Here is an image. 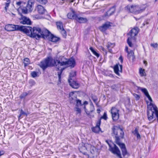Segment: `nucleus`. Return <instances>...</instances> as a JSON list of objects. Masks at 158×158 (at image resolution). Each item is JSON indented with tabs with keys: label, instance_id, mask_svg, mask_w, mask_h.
<instances>
[{
	"label": "nucleus",
	"instance_id": "nucleus-46",
	"mask_svg": "<svg viewBox=\"0 0 158 158\" xmlns=\"http://www.w3.org/2000/svg\"><path fill=\"white\" fill-rule=\"evenodd\" d=\"M38 72L36 71L32 72L31 73V77L33 78H35L36 77H38L39 76L38 75Z\"/></svg>",
	"mask_w": 158,
	"mask_h": 158
},
{
	"label": "nucleus",
	"instance_id": "nucleus-54",
	"mask_svg": "<svg viewBox=\"0 0 158 158\" xmlns=\"http://www.w3.org/2000/svg\"><path fill=\"white\" fill-rule=\"evenodd\" d=\"M67 60L65 61H63L61 62L60 66H63L64 65H67Z\"/></svg>",
	"mask_w": 158,
	"mask_h": 158
},
{
	"label": "nucleus",
	"instance_id": "nucleus-36",
	"mask_svg": "<svg viewBox=\"0 0 158 158\" xmlns=\"http://www.w3.org/2000/svg\"><path fill=\"white\" fill-rule=\"evenodd\" d=\"M57 28L58 29L61 30L64 28L63 23L61 22H57L56 23Z\"/></svg>",
	"mask_w": 158,
	"mask_h": 158
},
{
	"label": "nucleus",
	"instance_id": "nucleus-34",
	"mask_svg": "<svg viewBox=\"0 0 158 158\" xmlns=\"http://www.w3.org/2000/svg\"><path fill=\"white\" fill-rule=\"evenodd\" d=\"M87 144H84V145L82 146L79 148V150L81 152L84 154V151L87 150V147L86 146Z\"/></svg>",
	"mask_w": 158,
	"mask_h": 158
},
{
	"label": "nucleus",
	"instance_id": "nucleus-22",
	"mask_svg": "<svg viewBox=\"0 0 158 158\" xmlns=\"http://www.w3.org/2000/svg\"><path fill=\"white\" fill-rule=\"evenodd\" d=\"M125 10L127 12L133 13L134 14L135 12V6L132 5L131 6L128 5L125 7Z\"/></svg>",
	"mask_w": 158,
	"mask_h": 158
},
{
	"label": "nucleus",
	"instance_id": "nucleus-25",
	"mask_svg": "<svg viewBox=\"0 0 158 158\" xmlns=\"http://www.w3.org/2000/svg\"><path fill=\"white\" fill-rule=\"evenodd\" d=\"M132 133L135 136H136L138 139H141L140 135L138 132V129L137 128H135L134 131H132Z\"/></svg>",
	"mask_w": 158,
	"mask_h": 158
},
{
	"label": "nucleus",
	"instance_id": "nucleus-17",
	"mask_svg": "<svg viewBox=\"0 0 158 158\" xmlns=\"http://www.w3.org/2000/svg\"><path fill=\"white\" fill-rule=\"evenodd\" d=\"M68 81L69 85L73 88L77 89L80 86V84L76 81L73 80L72 81L70 79H69Z\"/></svg>",
	"mask_w": 158,
	"mask_h": 158
},
{
	"label": "nucleus",
	"instance_id": "nucleus-1",
	"mask_svg": "<svg viewBox=\"0 0 158 158\" xmlns=\"http://www.w3.org/2000/svg\"><path fill=\"white\" fill-rule=\"evenodd\" d=\"M117 128V126L114 125L111 128V135L114 139V142L119 146L121 149L122 154L123 157H124L129 153L125 144L121 142L120 137V135H118Z\"/></svg>",
	"mask_w": 158,
	"mask_h": 158
},
{
	"label": "nucleus",
	"instance_id": "nucleus-28",
	"mask_svg": "<svg viewBox=\"0 0 158 158\" xmlns=\"http://www.w3.org/2000/svg\"><path fill=\"white\" fill-rule=\"evenodd\" d=\"M117 127L118 130V129H119L121 131V132L120 133V137L121 139H124V132L123 131V128L120 127V125H118V126H117Z\"/></svg>",
	"mask_w": 158,
	"mask_h": 158
},
{
	"label": "nucleus",
	"instance_id": "nucleus-19",
	"mask_svg": "<svg viewBox=\"0 0 158 158\" xmlns=\"http://www.w3.org/2000/svg\"><path fill=\"white\" fill-rule=\"evenodd\" d=\"M38 13L40 15H43L45 13V12L46 11V10L44 7L41 5H38L36 7Z\"/></svg>",
	"mask_w": 158,
	"mask_h": 158
},
{
	"label": "nucleus",
	"instance_id": "nucleus-12",
	"mask_svg": "<svg viewBox=\"0 0 158 158\" xmlns=\"http://www.w3.org/2000/svg\"><path fill=\"white\" fill-rule=\"evenodd\" d=\"M19 25L8 24L6 25L5 29L8 31H18V26Z\"/></svg>",
	"mask_w": 158,
	"mask_h": 158
},
{
	"label": "nucleus",
	"instance_id": "nucleus-26",
	"mask_svg": "<svg viewBox=\"0 0 158 158\" xmlns=\"http://www.w3.org/2000/svg\"><path fill=\"white\" fill-rule=\"evenodd\" d=\"M66 67H64L62 68L60 70V71L58 72L57 75L58 78V81L61 83V74L63 71L65 69Z\"/></svg>",
	"mask_w": 158,
	"mask_h": 158
},
{
	"label": "nucleus",
	"instance_id": "nucleus-2",
	"mask_svg": "<svg viewBox=\"0 0 158 158\" xmlns=\"http://www.w3.org/2000/svg\"><path fill=\"white\" fill-rule=\"evenodd\" d=\"M53 59L52 56H48L41 61L38 65L43 71H45L48 67H57L56 60H54L53 63Z\"/></svg>",
	"mask_w": 158,
	"mask_h": 158
},
{
	"label": "nucleus",
	"instance_id": "nucleus-59",
	"mask_svg": "<svg viewBox=\"0 0 158 158\" xmlns=\"http://www.w3.org/2000/svg\"><path fill=\"white\" fill-rule=\"evenodd\" d=\"M23 2L21 1L17 2H16V4L20 6L22 5L21 4Z\"/></svg>",
	"mask_w": 158,
	"mask_h": 158
},
{
	"label": "nucleus",
	"instance_id": "nucleus-18",
	"mask_svg": "<svg viewBox=\"0 0 158 158\" xmlns=\"http://www.w3.org/2000/svg\"><path fill=\"white\" fill-rule=\"evenodd\" d=\"M75 20L80 23H87L88 21V20L86 18L79 16L78 14Z\"/></svg>",
	"mask_w": 158,
	"mask_h": 158
},
{
	"label": "nucleus",
	"instance_id": "nucleus-4",
	"mask_svg": "<svg viewBox=\"0 0 158 158\" xmlns=\"http://www.w3.org/2000/svg\"><path fill=\"white\" fill-rule=\"evenodd\" d=\"M154 114L156 117L157 122L158 123V109L157 110H153L152 108H147V115L149 121H150L154 119V120H156V118L154 117Z\"/></svg>",
	"mask_w": 158,
	"mask_h": 158
},
{
	"label": "nucleus",
	"instance_id": "nucleus-31",
	"mask_svg": "<svg viewBox=\"0 0 158 158\" xmlns=\"http://www.w3.org/2000/svg\"><path fill=\"white\" fill-rule=\"evenodd\" d=\"M92 131L96 133H99L100 131H101L102 133L103 132V131H101L100 127L99 128L96 127H92Z\"/></svg>",
	"mask_w": 158,
	"mask_h": 158
},
{
	"label": "nucleus",
	"instance_id": "nucleus-57",
	"mask_svg": "<svg viewBox=\"0 0 158 158\" xmlns=\"http://www.w3.org/2000/svg\"><path fill=\"white\" fill-rule=\"evenodd\" d=\"M76 91H72L70 92L69 94V97H73V96L75 92H76Z\"/></svg>",
	"mask_w": 158,
	"mask_h": 158
},
{
	"label": "nucleus",
	"instance_id": "nucleus-48",
	"mask_svg": "<svg viewBox=\"0 0 158 158\" xmlns=\"http://www.w3.org/2000/svg\"><path fill=\"white\" fill-rule=\"evenodd\" d=\"M61 30V34H62L63 37L64 38H65L67 36V33L66 31L64 30V28H63Z\"/></svg>",
	"mask_w": 158,
	"mask_h": 158
},
{
	"label": "nucleus",
	"instance_id": "nucleus-40",
	"mask_svg": "<svg viewBox=\"0 0 158 158\" xmlns=\"http://www.w3.org/2000/svg\"><path fill=\"white\" fill-rule=\"evenodd\" d=\"M48 0H36V1L42 5H45L48 2Z\"/></svg>",
	"mask_w": 158,
	"mask_h": 158
},
{
	"label": "nucleus",
	"instance_id": "nucleus-15",
	"mask_svg": "<svg viewBox=\"0 0 158 158\" xmlns=\"http://www.w3.org/2000/svg\"><path fill=\"white\" fill-rule=\"evenodd\" d=\"M35 3L34 0H29L26 5V7L29 12H31L33 9L34 5Z\"/></svg>",
	"mask_w": 158,
	"mask_h": 158
},
{
	"label": "nucleus",
	"instance_id": "nucleus-47",
	"mask_svg": "<svg viewBox=\"0 0 158 158\" xmlns=\"http://www.w3.org/2000/svg\"><path fill=\"white\" fill-rule=\"evenodd\" d=\"M35 81L32 79L30 80L29 81V84L31 87L34 85L35 84Z\"/></svg>",
	"mask_w": 158,
	"mask_h": 158
},
{
	"label": "nucleus",
	"instance_id": "nucleus-63",
	"mask_svg": "<svg viewBox=\"0 0 158 158\" xmlns=\"http://www.w3.org/2000/svg\"><path fill=\"white\" fill-rule=\"evenodd\" d=\"M125 51L127 53H128L129 52L128 50V47L127 46L125 47Z\"/></svg>",
	"mask_w": 158,
	"mask_h": 158
},
{
	"label": "nucleus",
	"instance_id": "nucleus-53",
	"mask_svg": "<svg viewBox=\"0 0 158 158\" xmlns=\"http://www.w3.org/2000/svg\"><path fill=\"white\" fill-rule=\"evenodd\" d=\"M150 46L154 48H157L158 47V44L157 43H152L150 44Z\"/></svg>",
	"mask_w": 158,
	"mask_h": 158
},
{
	"label": "nucleus",
	"instance_id": "nucleus-24",
	"mask_svg": "<svg viewBox=\"0 0 158 158\" xmlns=\"http://www.w3.org/2000/svg\"><path fill=\"white\" fill-rule=\"evenodd\" d=\"M20 9L21 10L22 13L24 14H27L28 13V10L27 8L26 7H23V5H22L18 9V14H19V12H20L19 10Z\"/></svg>",
	"mask_w": 158,
	"mask_h": 158
},
{
	"label": "nucleus",
	"instance_id": "nucleus-51",
	"mask_svg": "<svg viewBox=\"0 0 158 158\" xmlns=\"http://www.w3.org/2000/svg\"><path fill=\"white\" fill-rule=\"evenodd\" d=\"M133 95L135 98V99L136 101H138L139 100L140 98V96L134 93Z\"/></svg>",
	"mask_w": 158,
	"mask_h": 158
},
{
	"label": "nucleus",
	"instance_id": "nucleus-33",
	"mask_svg": "<svg viewBox=\"0 0 158 158\" xmlns=\"http://www.w3.org/2000/svg\"><path fill=\"white\" fill-rule=\"evenodd\" d=\"M138 89L140 90L145 96L149 94L147 89L145 88H142L139 87H138Z\"/></svg>",
	"mask_w": 158,
	"mask_h": 158
},
{
	"label": "nucleus",
	"instance_id": "nucleus-14",
	"mask_svg": "<svg viewBox=\"0 0 158 158\" xmlns=\"http://www.w3.org/2000/svg\"><path fill=\"white\" fill-rule=\"evenodd\" d=\"M139 28L137 27H135L131 29L127 35H130L131 38L136 36L139 33Z\"/></svg>",
	"mask_w": 158,
	"mask_h": 158
},
{
	"label": "nucleus",
	"instance_id": "nucleus-5",
	"mask_svg": "<svg viewBox=\"0 0 158 158\" xmlns=\"http://www.w3.org/2000/svg\"><path fill=\"white\" fill-rule=\"evenodd\" d=\"M45 31L46 35L47 37H45L44 39L48 40L53 43H56L60 40V38L59 37L56 36L53 34L48 29H46Z\"/></svg>",
	"mask_w": 158,
	"mask_h": 158
},
{
	"label": "nucleus",
	"instance_id": "nucleus-21",
	"mask_svg": "<svg viewBox=\"0 0 158 158\" xmlns=\"http://www.w3.org/2000/svg\"><path fill=\"white\" fill-rule=\"evenodd\" d=\"M150 102L149 105H148L147 106V108H152L153 110H157V106L155 105V104L153 103V100L152 98H151V99L149 100Z\"/></svg>",
	"mask_w": 158,
	"mask_h": 158
},
{
	"label": "nucleus",
	"instance_id": "nucleus-35",
	"mask_svg": "<svg viewBox=\"0 0 158 158\" xmlns=\"http://www.w3.org/2000/svg\"><path fill=\"white\" fill-rule=\"evenodd\" d=\"M139 73L141 77L146 76V74L145 72V70L142 68L139 69Z\"/></svg>",
	"mask_w": 158,
	"mask_h": 158
},
{
	"label": "nucleus",
	"instance_id": "nucleus-10",
	"mask_svg": "<svg viewBox=\"0 0 158 158\" xmlns=\"http://www.w3.org/2000/svg\"><path fill=\"white\" fill-rule=\"evenodd\" d=\"M19 15L21 18L20 19V20H22V21L20 22V23L23 24H27L31 25L32 24L31 21L29 18H27L26 16H24L22 14V13L20 12H19Z\"/></svg>",
	"mask_w": 158,
	"mask_h": 158
},
{
	"label": "nucleus",
	"instance_id": "nucleus-49",
	"mask_svg": "<svg viewBox=\"0 0 158 158\" xmlns=\"http://www.w3.org/2000/svg\"><path fill=\"white\" fill-rule=\"evenodd\" d=\"M107 118L106 112H105L103 115L100 118H101V119H103L106 120L107 119Z\"/></svg>",
	"mask_w": 158,
	"mask_h": 158
},
{
	"label": "nucleus",
	"instance_id": "nucleus-27",
	"mask_svg": "<svg viewBox=\"0 0 158 158\" xmlns=\"http://www.w3.org/2000/svg\"><path fill=\"white\" fill-rule=\"evenodd\" d=\"M31 93V91L29 90L26 92H23L19 96V98L21 99H24L25 97L30 94Z\"/></svg>",
	"mask_w": 158,
	"mask_h": 158
},
{
	"label": "nucleus",
	"instance_id": "nucleus-42",
	"mask_svg": "<svg viewBox=\"0 0 158 158\" xmlns=\"http://www.w3.org/2000/svg\"><path fill=\"white\" fill-rule=\"evenodd\" d=\"M76 72L75 71L74 72H71L69 74V79H70L71 81L72 80V78H73L76 76Z\"/></svg>",
	"mask_w": 158,
	"mask_h": 158
},
{
	"label": "nucleus",
	"instance_id": "nucleus-20",
	"mask_svg": "<svg viewBox=\"0 0 158 158\" xmlns=\"http://www.w3.org/2000/svg\"><path fill=\"white\" fill-rule=\"evenodd\" d=\"M119 63H118L117 64H116L114 66H111V67L113 68L114 70V73L117 75L119 76H120L121 75L120 73H119Z\"/></svg>",
	"mask_w": 158,
	"mask_h": 158
},
{
	"label": "nucleus",
	"instance_id": "nucleus-45",
	"mask_svg": "<svg viewBox=\"0 0 158 158\" xmlns=\"http://www.w3.org/2000/svg\"><path fill=\"white\" fill-rule=\"evenodd\" d=\"M96 148L94 146L90 145V152L92 154H94L95 152V150H96Z\"/></svg>",
	"mask_w": 158,
	"mask_h": 158
},
{
	"label": "nucleus",
	"instance_id": "nucleus-8",
	"mask_svg": "<svg viewBox=\"0 0 158 158\" xmlns=\"http://www.w3.org/2000/svg\"><path fill=\"white\" fill-rule=\"evenodd\" d=\"M111 23L110 22H106L102 26H99L98 29L102 32L106 33V31L111 26Z\"/></svg>",
	"mask_w": 158,
	"mask_h": 158
},
{
	"label": "nucleus",
	"instance_id": "nucleus-6",
	"mask_svg": "<svg viewBox=\"0 0 158 158\" xmlns=\"http://www.w3.org/2000/svg\"><path fill=\"white\" fill-rule=\"evenodd\" d=\"M18 31L23 32L30 36L32 27H31L19 25L18 26Z\"/></svg>",
	"mask_w": 158,
	"mask_h": 158
},
{
	"label": "nucleus",
	"instance_id": "nucleus-62",
	"mask_svg": "<svg viewBox=\"0 0 158 158\" xmlns=\"http://www.w3.org/2000/svg\"><path fill=\"white\" fill-rule=\"evenodd\" d=\"M146 96L148 98L149 100L152 98L149 94H148L147 95H146Z\"/></svg>",
	"mask_w": 158,
	"mask_h": 158
},
{
	"label": "nucleus",
	"instance_id": "nucleus-13",
	"mask_svg": "<svg viewBox=\"0 0 158 158\" xmlns=\"http://www.w3.org/2000/svg\"><path fill=\"white\" fill-rule=\"evenodd\" d=\"M115 10L116 6L114 5L110 8L109 10L104 13V17H109L110 16L115 13Z\"/></svg>",
	"mask_w": 158,
	"mask_h": 158
},
{
	"label": "nucleus",
	"instance_id": "nucleus-64",
	"mask_svg": "<svg viewBox=\"0 0 158 158\" xmlns=\"http://www.w3.org/2000/svg\"><path fill=\"white\" fill-rule=\"evenodd\" d=\"M4 152L3 151H0V156L4 154Z\"/></svg>",
	"mask_w": 158,
	"mask_h": 158
},
{
	"label": "nucleus",
	"instance_id": "nucleus-23",
	"mask_svg": "<svg viewBox=\"0 0 158 158\" xmlns=\"http://www.w3.org/2000/svg\"><path fill=\"white\" fill-rule=\"evenodd\" d=\"M72 11V12H69L68 14L67 17L69 19L75 20L77 14H76L74 10H73Z\"/></svg>",
	"mask_w": 158,
	"mask_h": 158
},
{
	"label": "nucleus",
	"instance_id": "nucleus-30",
	"mask_svg": "<svg viewBox=\"0 0 158 158\" xmlns=\"http://www.w3.org/2000/svg\"><path fill=\"white\" fill-rule=\"evenodd\" d=\"M90 50L93 53L94 55L96 56L97 58L99 57L100 54L97 52L96 50H95L92 47H90L89 48Z\"/></svg>",
	"mask_w": 158,
	"mask_h": 158
},
{
	"label": "nucleus",
	"instance_id": "nucleus-60",
	"mask_svg": "<svg viewBox=\"0 0 158 158\" xmlns=\"http://www.w3.org/2000/svg\"><path fill=\"white\" fill-rule=\"evenodd\" d=\"M106 142L108 144L109 147V148H110L112 146L111 144L109 143V141L108 140H106Z\"/></svg>",
	"mask_w": 158,
	"mask_h": 158
},
{
	"label": "nucleus",
	"instance_id": "nucleus-44",
	"mask_svg": "<svg viewBox=\"0 0 158 158\" xmlns=\"http://www.w3.org/2000/svg\"><path fill=\"white\" fill-rule=\"evenodd\" d=\"M74 110L76 112V114H81V109L79 108L78 107H76L74 108Z\"/></svg>",
	"mask_w": 158,
	"mask_h": 158
},
{
	"label": "nucleus",
	"instance_id": "nucleus-7",
	"mask_svg": "<svg viewBox=\"0 0 158 158\" xmlns=\"http://www.w3.org/2000/svg\"><path fill=\"white\" fill-rule=\"evenodd\" d=\"M111 111L113 120L115 121H117L119 118V110L115 107H112Z\"/></svg>",
	"mask_w": 158,
	"mask_h": 158
},
{
	"label": "nucleus",
	"instance_id": "nucleus-11",
	"mask_svg": "<svg viewBox=\"0 0 158 158\" xmlns=\"http://www.w3.org/2000/svg\"><path fill=\"white\" fill-rule=\"evenodd\" d=\"M113 147L111 146L109 148V150L113 154L116 155L117 156H118L121 154L120 151L115 144L113 143Z\"/></svg>",
	"mask_w": 158,
	"mask_h": 158
},
{
	"label": "nucleus",
	"instance_id": "nucleus-58",
	"mask_svg": "<svg viewBox=\"0 0 158 158\" xmlns=\"http://www.w3.org/2000/svg\"><path fill=\"white\" fill-rule=\"evenodd\" d=\"M119 60H120L121 63H123V58L122 56H120L119 58Z\"/></svg>",
	"mask_w": 158,
	"mask_h": 158
},
{
	"label": "nucleus",
	"instance_id": "nucleus-61",
	"mask_svg": "<svg viewBox=\"0 0 158 158\" xmlns=\"http://www.w3.org/2000/svg\"><path fill=\"white\" fill-rule=\"evenodd\" d=\"M106 76H109V77H112V78H114V75L113 74H109L108 75H106Z\"/></svg>",
	"mask_w": 158,
	"mask_h": 158
},
{
	"label": "nucleus",
	"instance_id": "nucleus-37",
	"mask_svg": "<svg viewBox=\"0 0 158 158\" xmlns=\"http://www.w3.org/2000/svg\"><path fill=\"white\" fill-rule=\"evenodd\" d=\"M30 60L27 58H25L23 59V63L24 64V66L26 67L29 64Z\"/></svg>",
	"mask_w": 158,
	"mask_h": 158
},
{
	"label": "nucleus",
	"instance_id": "nucleus-38",
	"mask_svg": "<svg viewBox=\"0 0 158 158\" xmlns=\"http://www.w3.org/2000/svg\"><path fill=\"white\" fill-rule=\"evenodd\" d=\"M91 98L93 102L97 104V102L98 101V98L96 95L92 94L91 95Z\"/></svg>",
	"mask_w": 158,
	"mask_h": 158
},
{
	"label": "nucleus",
	"instance_id": "nucleus-55",
	"mask_svg": "<svg viewBox=\"0 0 158 158\" xmlns=\"http://www.w3.org/2000/svg\"><path fill=\"white\" fill-rule=\"evenodd\" d=\"M120 69H119V73H123V65L122 64H119Z\"/></svg>",
	"mask_w": 158,
	"mask_h": 158
},
{
	"label": "nucleus",
	"instance_id": "nucleus-41",
	"mask_svg": "<svg viewBox=\"0 0 158 158\" xmlns=\"http://www.w3.org/2000/svg\"><path fill=\"white\" fill-rule=\"evenodd\" d=\"M6 0L7 2H6L5 3V6L4 7L5 10L6 12L7 11L8 8L10 4V0Z\"/></svg>",
	"mask_w": 158,
	"mask_h": 158
},
{
	"label": "nucleus",
	"instance_id": "nucleus-56",
	"mask_svg": "<svg viewBox=\"0 0 158 158\" xmlns=\"http://www.w3.org/2000/svg\"><path fill=\"white\" fill-rule=\"evenodd\" d=\"M20 114L22 115H26L27 116V114L24 112L22 109H21L20 111Z\"/></svg>",
	"mask_w": 158,
	"mask_h": 158
},
{
	"label": "nucleus",
	"instance_id": "nucleus-3",
	"mask_svg": "<svg viewBox=\"0 0 158 158\" xmlns=\"http://www.w3.org/2000/svg\"><path fill=\"white\" fill-rule=\"evenodd\" d=\"M46 29H47L42 30L40 27H33L32 28L30 37L32 38H35L37 40H39L40 38L45 39V37H47L46 34L45 33Z\"/></svg>",
	"mask_w": 158,
	"mask_h": 158
},
{
	"label": "nucleus",
	"instance_id": "nucleus-9",
	"mask_svg": "<svg viewBox=\"0 0 158 158\" xmlns=\"http://www.w3.org/2000/svg\"><path fill=\"white\" fill-rule=\"evenodd\" d=\"M146 8V6L145 5L141 6L135 5L134 14H138L141 13L145 10Z\"/></svg>",
	"mask_w": 158,
	"mask_h": 158
},
{
	"label": "nucleus",
	"instance_id": "nucleus-52",
	"mask_svg": "<svg viewBox=\"0 0 158 158\" xmlns=\"http://www.w3.org/2000/svg\"><path fill=\"white\" fill-rule=\"evenodd\" d=\"M101 118H100L98 119L96 123V125L95 126L96 127H100V126L101 124Z\"/></svg>",
	"mask_w": 158,
	"mask_h": 158
},
{
	"label": "nucleus",
	"instance_id": "nucleus-32",
	"mask_svg": "<svg viewBox=\"0 0 158 158\" xmlns=\"http://www.w3.org/2000/svg\"><path fill=\"white\" fill-rule=\"evenodd\" d=\"M120 87V84H114L110 86L112 89L114 90L117 91Z\"/></svg>",
	"mask_w": 158,
	"mask_h": 158
},
{
	"label": "nucleus",
	"instance_id": "nucleus-43",
	"mask_svg": "<svg viewBox=\"0 0 158 158\" xmlns=\"http://www.w3.org/2000/svg\"><path fill=\"white\" fill-rule=\"evenodd\" d=\"M76 106L79 107V106H81L83 104L81 103V100L77 99L76 100Z\"/></svg>",
	"mask_w": 158,
	"mask_h": 158
},
{
	"label": "nucleus",
	"instance_id": "nucleus-16",
	"mask_svg": "<svg viewBox=\"0 0 158 158\" xmlns=\"http://www.w3.org/2000/svg\"><path fill=\"white\" fill-rule=\"evenodd\" d=\"M67 62L68 66L66 67H70L71 69L73 68L76 64L75 59L73 58L68 59Z\"/></svg>",
	"mask_w": 158,
	"mask_h": 158
},
{
	"label": "nucleus",
	"instance_id": "nucleus-29",
	"mask_svg": "<svg viewBox=\"0 0 158 158\" xmlns=\"http://www.w3.org/2000/svg\"><path fill=\"white\" fill-rule=\"evenodd\" d=\"M128 57L131 58L132 57V60L133 61H134V59H135V56L134 55V53L133 50L130 51L128 53H127Z\"/></svg>",
	"mask_w": 158,
	"mask_h": 158
},
{
	"label": "nucleus",
	"instance_id": "nucleus-39",
	"mask_svg": "<svg viewBox=\"0 0 158 158\" xmlns=\"http://www.w3.org/2000/svg\"><path fill=\"white\" fill-rule=\"evenodd\" d=\"M69 100L70 103L74 104L76 101V97H69Z\"/></svg>",
	"mask_w": 158,
	"mask_h": 158
},
{
	"label": "nucleus",
	"instance_id": "nucleus-50",
	"mask_svg": "<svg viewBox=\"0 0 158 158\" xmlns=\"http://www.w3.org/2000/svg\"><path fill=\"white\" fill-rule=\"evenodd\" d=\"M131 38H128L127 40V42L130 47H131L133 46V44L132 42L130 40Z\"/></svg>",
	"mask_w": 158,
	"mask_h": 158
}]
</instances>
